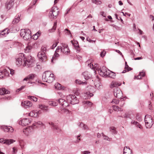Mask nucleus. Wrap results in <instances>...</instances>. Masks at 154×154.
<instances>
[{"label":"nucleus","instance_id":"f257e3e1","mask_svg":"<svg viewBox=\"0 0 154 154\" xmlns=\"http://www.w3.org/2000/svg\"><path fill=\"white\" fill-rule=\"evenodd\" d=\"M55 80L54 74L49 71H45L42 75V80L44 82L51 83Z\"/></svg>","mask_w":154,"mask_h":154},{"label":"nucleus","instance_id":"f03ea898","mask_svg":"<svg viewBox=\"0 0 154 154\" xmlns=\"http://www.w3.org/2000/svg\"><path fill=\"white\" fill-rule=\"evenodd\" d=\"M20 35L24 39L27 40L31 37V32L29 29H22L20 30Z\"/></svg>","mask_w":154,"mask_h":154},{"label":"nucleus","instance_id":"7ed1b4c3","mask_svg":"<svg viewBox=\"0 0 154 154\" xmlns=\"http://www.w3.org/2000/svg\"><path fill=\"white\" fill-rule=\"evenodd\" d=\"M67 101L72 104H75L79 103V101L75 95H69L66 97Z\"/></svg>","mask_w":154,"mask_h":154},{"label":"nucleus","instance_id":"20e7f679","mask_svg":"<svg viewBox=\"0 0 154 154\" xmlns=\"http://www.w3.org/2000/svg\"><path fill=\"white\" fill-rule=\"evenodd\" d=\"M145 125L147 128L151 127L153 124V119L150 116L147 115L145 116Z\"/></svg>","mask_w":154,"mask_h":154},{"label":"nucleus","instance_id":"39448f33","mask_svg":"<svg viewBox=\"0 0 154 154\" xmlns=\"http://www.w3.org/2000/svg\"><path fill=\"white\" fill-rule=\"evenodd\" d=\"M24 63L23 66H28L31 65L33 63V59L31 56H28L26 58H23Z\"/></svg>","mask_w":154,"mask_h":154},{"label":"nucleus","instance_id":"423d86ee","mask_svg":"<svg viewBox=\"0 0 154 154\" xmlns=\"http://www.w3.org/2000/svg\"><path fill=\"white\" fill-rule=\"evenodd\" d=\"M59 10L57 8L56 6L53 7L51 10L50 11L49 14L51 15V17L54 18L56 17L59 14Z\"/></svg>","mask_w":154,"mask_h":154},{"label":"nucleus","instance_id":"0eeeda50","mask_svg":"<svg viewBox=\"0 0 154 154\" xmlns=\"http://www.w3.org/2000/svg\"><path fill=\"white\" fill-rule=\"evenodd\" d=\"M109 70L105 66H103L99 69L97 70L98 73L101 76L103 77H106L107 72Z\"/></svg>","mask_w":154,"mask_h":154},{"label":"nucleus","instance_id":"6e6552de","mask_svg":"<svg viewBox=\"0 0 154 154\" xmlns=\"http://www.w3.org/2000/svg\"><path fill=\"white\" fill-rule=\"evenodd\" d=\"M114 96L118 98H121L122 96V93L119 88H116L114 89Z\"/></svg>","mask_w":154,"mask_h":154},{"label":"nucleus","instance_id":"1a4fd4ad","mask_svg":"<svg viewBox=\"0 0 154 154\" xmlns=\"http://www.w3.org/2000/svg\"><path fill=\"white\" fill-rule=\"evenodd\" d=\"M38 58L42 62H45L47 60V57L46 56L45 53L44 52L40 51L38 54Z\"/></svg>","mask_w":154,"mask_h":154},{"label":"nucleus","instance_id":"9d476101","mask_svg":"<svg viewBox=\"0 0 154 154\" xmlns=\"http://www.w3.org/2000/svg\"><path fill=\"white\" fill-rule=\"evenodd\" d=\"M31 119L27 118H24L19 122V124L22 126H26L28 125L31 123Z\"/></svg>","mask_w":154,"mask_h":154},{"label":"nucleus","instance_id":"9b49d317","mask_svg":"<svg viewBox=\"0 0 154 154\" xmlns=\"http://www.w3.org/2000/svg\"><path fill=\"white\" fill-rule=\"evenodd\" d=\"M60 48L61 52L63 54H67L69 52L68 46L66 44H62Z\"/></svg>","mask_w":154,"mask_h":154},{"label":"nucleus","instance_id":"f8f14e48","mask_svg":"<svg viewBox=\"0 0 154 154\" xmlns=\"http://www.w3.org/2000/svg\"><path fill=\"white\" fill-rule=\"evenodd\" d=\"M0 128L1 129H2L5 132L12 133L14 131L13 128L10 126H7L2 125L0 127Z\"/></svg>","mask_w":154,"mask_h":154},{"label":"nucleus","instance_id":"ddd939ff","mask_svg":"<svg viewBox=\"0 0 154 154\" xmlns=\"http://www.w3.org/2000/svg\"><path fill=\"white\" fill-rule=\"evenodd\" d=\"M36 75L35 74H31L26 76L23 80V81H26L28 82L27 83H30L31 80L34 79Z\"/></svg>","mask_w":154,"mask_h":154},{"label":"nucleus","instance_id":"4468645a","mask_svg":"<svg viewBox=\"0 0 154 154\" xmlns=\"http://www.w3.org/2000/svg\"><path fill=\"white\" fill-rule=\"evenodd\" d=\"M32 105V103L29 101H23L21 103V105L25 108L31 107Z\"/></svg>","mask_w":154,"mask_h":154},{"label":"nucleus","instance_id":"2eb2a0df","mask_svg":"<svg viewBox=\"0 0 154 154\" xmlns=\"http://www.w3.org/2000/svg\"><path fill=\"white\" fill-rule=\"evenodd\" d=\"M41 113L40 110L38 111L33 110L31 111L29 113V116L31 117H37L38 116L39 114Z\"/></svg>","mask_w":154,"mask_h":154},{"label":"nucleus","instance_id":"dca6fc26","mask_svg":"<svg viewBox=\"0 0 154 154\" xmlns=\"http://www.w3.org/2000/svg\"><path fill=\"white\" fill-rule=\"evenodd\" d=\"M14 1V0H10L8 2L5 4V7L7 9L9 10L13 7Z\"/></svg>","mask_w":154,"mask_h":154},{"label":"nucleus","instance_id":"f3484780","mask_svg":"<svg viewBox=\"0 0 154 154\" xmlns=\"http://www.w3.org/2000/svg\"><path fill=\"white\" fill-rule=\"evenodd\" d=\"M14 141H14L12 139H5L4 140L3 139H0V143H3L5 144L8 145L10 144Z\"/></svg>","mask_w":154,"mask_h":154},{"label":"nucleus","instance_id":"a211bd4d","mask_svg":"<svg viewBox=\"0 0 154 154\" xmlns=\"http://www.w3.org/2000/svg\"><path fill=\"white\" fill-rule=\"evenodd\" d=\"M58 102L63 107H65L68 105L66 101L64 99H60L58 100Z\"/></svg>","mask_w":154,"mask_h":154},{"label":"nucleus","instance_id":"6ab92c4d","mask_svg":"<svg viewBox=\"0 0 154 154\" xmlns=\"http://www.w3.org/2000/svg\"><path fill=\"white\" fill-rule=\"evenodd\" d=\"M8 30L7 29H6L0 32V36L1 37L6 36L9 33L8 32Z\"/></svg>","mask_w":154,"mask_h":154},{"label":"nucleus","instance_id":"aec40b11","mask_svg":"<svg viewBox=\"0 0 154 154\" xmlns=\"http://www.w3.org/2000/svg\"><path fill=\"white\" fill-rule=\"evenodd\" d=\"M34 45L33 43L32 44H28L27 46L24 49L25 52L26 53L29 52L33 48Z\"/></svg>","mask_w":154,"mask_h":154},{"label":"nucleus","instance_id":"412c9836","mask_svg":"<svg viewBox=\"0 0 154 154\" xmlns=\"http://www.w3.org/2000/svg\"><path fill=\"white\" fill-rule=\"evenodd\" d=\"M23 57H21L17 58L16 60V64L18 66H20L23 63Z\"/></svg>","mask_w":154,"mask_h":154},{"label":"nucleus","instance_id":"4be33fe9","mask_svg":"<svg viewBox=\"0 0 154 154\" xmlns=\"http://www.w3.org/2000/svg\"><path fill=\"white\" fill-rule=\"evenodd\" d=\"M121 83L117 82H112L110 85L111 88H113L114 87H117L121 85Z\"/></svg>","mask_w":154,"mask_h":154},{"label":"nucleus","instance_id":"5701e85b","mask_svg":"<svg viewBox=\"0 0 154 154\" xmlns=\"http://www.w3.org/2000/svg\"><path fill=\"white\" fill-rule=\"evenodd\" d=\"M132 151L127 147H125L123 150L124 154H131Z\"/></svg>","mask_w":154,"mask_h":154},{"label":"nucleus","instance_id":"b1692460","mask_svg":"<svg viewBox=\"0 0 154 154\" xmlns=\"http://www.w3.org/2000/svg\"><path fill=\"white\" fill-rule=\"evenodd\" d=\"M106 73H107L106 76H108L109 77H110L113 79H114L115 77V74L114 73L110 71L109 70L108 71V72Z\"/></svg>","mask_w":154,"mask_h":154},{"label":"nucleus","instance_id":"393cba45","mask_svg":"<svg viewBox=\"0 0 154 154\" xmlns=\"http://www.w3.org/2000/svg\"><path fill=\"white\" fill-rule=\"evenodd\" d=\"M10 91L7 90L5 88L0 89V95H3L5 94H9Z\"/></svg>","mask_w":154,"mask_h":154},{"label":"nucleus","instance_id":"a878e982","mask_svg":"<svg viewBox=\"0 0 154 154\" xmlns=\"http://www.w3.org/2000/svg\"><path fill=\"white\" fill-rule=\"evenodd\" d=\"M49 124L50 125H52V128L53 129L57 130L59 131H61V130L58 125H54V124L52 122L49 123Z\"/></svg>","mask_w":154,"mask_h":154},{"label":"nucleus","instance_id":"bb28decb","mask_svg":"<svg viewBox=\"0 0 154 154\" xmlns=\"http://www.w3.org/2000/svg\"><path fill=\"white\" fill-rule=\"evenodd\" d=\"M84 78L86 79H88L91 77V75L88 72H85L83 73Z\"/></svg>","mask_w":154,"mask_h":154},{"label":"nucleus","instance_id":"cd10ccee","mask_svg":"<svg viewBox=\"0 0 154 154\" xmlns=\"http://www.w3.org/2000/svg\"><path fill=\"white\" fill-rule=\"evenodd\" d=\"M41 34V31H38L37 33L33 35L32 36L33 39L35 40H37L38 38V37L40 36Z\"/></svg>","mask_w":154,"mask_h":154},{"label":"nucleus","instance_id":"c85d7f7f","mask_svg":"<svg viewBox=\"0 0 154 154\" xmlns=\"http://www.w3.org/2000/svg\"><path fill=\"white\" fill-rule=\"evenodd\" d=\"M145 74L144 72H140L139 75L137 76H135L134 77V79H141L142 77L145 76Z\"/></svg>","mask_w":154,"mask_h":154},{"label":"nucleus","instance_id":"c756f323","mask_svg":"<svg viewBox=\"0 0 154 154\" xmlns=\"http://www.w3.org/2000/svg\"><path fill=\"white\" fill-rule=\"evenodd\" d=\"M31 129H32V128L30 127H28L26 128V129H25L23 130V132L26 135H28L29 133V132H30Z\"/></svg>","mask_w":154,"mask_h":154},{"label":"nucleus","instance_id":"7c9ffc66","mask_svg":"<svg viewBox=\"0 0 154 154\" xmlns=\"http://www.w3.org/2000/svg\"><path fill=\"white\" fill-rule=\"evenodd\" d=\"M39 107L42 109L43 110L45 111L48 110V106L44 105H39Z\"/></svg>","mask_w":154,"mask_h":154},{"label":"nucleus","instance_id":"2f4dec72","mask_svg":"<svg viewBox=\"0 0 154 154\" xmlns=\"http://www.w3.org/2000/svg\"><path fill=\"white\" fill-rule=\"evenodd\" d=\"M131 123L133 125H134L140 128H141L142 127L141 125L140 124L135 121H132Z\"/></svg>","mask_w":154,"mask_h":154},{"label":"nucleus","instance_id":"473e14b6","mask_svg":"<svg viewBox=\"0 0 154 154\" xmlns=\"http://www.w3.org/2000/svg\"><path fill=\"white\" fill-rule=\"evenodd\" d=\"M113 109L115 111H121L123 110V109L119 107L118 106H113Z\"/></svg>","mask_w":154,"mask_h":154},{"label":"nucleus","instance_id":"72a5a7b5","mask_svg":"<svg viewBox=\"0 0 154 154\" xmlns=\"http://www.w3.org/2000/svg\"><path fill=\"white\" fill-rule=\"evenodd\" d=\"M94 84L96 88H98L100 87V82L98 79H97L95 81Z\"/></svg>","mask_w":154,"mask_h":154},{"label":"nucleus","instance_id":"f704fd0d","mask_svg":"<svg viewBox=\"0 0 154 154\" xmlns=\"http://www.w3.org/2000/svg\"><path fill=\"white\" fill-rule=\"evenodd\" d=\"M93 95V94L92 93H90L89 92H87L85 94V96L86 97L85 99H88L90 98Z\"/></svg>","mask_w":154,"mask_h":154},{"label":"nucleus","instance_id":"c9c22d12","mask_svg":"<svg viewBox=\"0 0 154 154\" xmlns=\"http://www.w3.org/2000/svg\"><path fill=\"white\" fill-rule=\"evenodd\" d=\"M57 22H55L54 23V25L52 29L49 30L50 32H53L56 30L57 27Z\"/></svg>","mask_w":154,"mask_h":154},{"label":"nucleus","instance_id":"e433bc0d","mask_svg":"<svg viewBox=\"0 0 154 154\" xmlns=\"http://www.w3.org/2000/svg\"><path fill=\"white\" fill-rule=\"evenodd\" d=\"M54 86L55 88L58 89H61L63 88L61 84L57 83H55Z\"/></svg>","mask_w":154,"mask_h":154},{"label":"nucleus","instance_id":"4c0bfd02","mask_svg":"<svg viewBox=\"0 0 154 154\" xmlns=\"http://www.w3.org/2000/svg\"><path fill=\"white\" fill-rule=\"evenodd\" d=\"M76 83L78 84H82L83 85H86L87 84V82H81L80 80H77L76 81Z\"/></svg>","mask_w":154,"mask_h":154},{"label":"nucleus","instance_id":"58836bf2","mask_svg":"<svg viewBox=\"0 0 154 154\" xmlns=\"http://www.w3.org/2000/svg\"><path fill=\"white\" fill-rule=\"evenodd\" d=\"M86 63V64L88 65V67H90V68L93 69L94 68L93 65L91 63L90 60L87 61Z\"/></svg>","mask_w":154,"mask_h":154},{"label":"nucleus","instance_id":"ea45409f","mask_svg":"<svg viewBox=\"0 0 154 154\" xmlns=\"http://www.w3.org/2000/svg\"><path fill=\"white\" fill-rule=\"evenodd\" d=\"M121 116L122 117L124 118H129L130 116V115L128 113L123 112L121 114Z\"/></svg>","mask_w":154,"mask_h":154},{"label":"nucleus","instance_id":"a19ab883","mask_svg":"<svg viewBox=\"0 0 154 154\" xmlns=\"http://www.w3.org/2000/svg\"><path fill=\"white\" fill-rule=\"evenodd\" d=\"M20 20V17L18 15V16L16 18H15L13 21V24H15L18 23Z\"/></svg>","mask_w":154,"mask_h":154},{"label":"nucleus","instance_id":"79ce46f5","mask_svg":"<svg viewBox=\"0 0 154 154\" xmlns=\"http://www.w3.org/2000/svg\"><path fill=\"white\" fill-rule=\"evenodd\" d=\"M28 98L30 100L32 99L33 101L35 102H36L37 100V98L36 97L32 96H28Z\"/></svg>","mask_w":154,"mask_h":154},{"label":"nucleus","instance_id":"37998d69","mask_svg":"<svg viewBox=\"0 0 154 154\" xmlns=\"http://www.w3.org/2000/svg\"><path fill=\"white\" fill-rule=\"evenodd\" d=\"M92 2L97 5H100L102 3L101 1L97 0H92Z\"/></svg>","mask_w":154,"mask_h":154},{"label":"nucleus","instance_id":"c03bdc74","mask_svg":"<svg viewBox=\"0 0 154 154\" xmlns=\"http://www.w3.org/2000/svg\"><path fill=\"white\" fill-rule=\"evenodd\" d=\"M49 104L53 106H55L57 105V103L55 101H50L49 102Z\"/></svg>","mask_w":154,"mask_h":154},{"label":"nucleus","instance_id":"a18cd8bd","mask_svg":"<svg viewBox=\"0 0 154 154\" xmlns=\"http://www.w3.org/2000/svg\"><path fill=\"white\" fill-rule=\"evenodd\" d=\"M9 70L8 71L6 69L3 70L4 73L5 75V76H8L9 75Z\"/></svg>","mask_w":154,"mask_h":154},{"label":"nucleus","instance_id":"49530a36","mask_svg":"<svg viewBox=\"0 0 154 154\" xmlns=\"http://www.w3.org/2000/svg\"><path fill=\"white\" fill-rule=\"evenodd\" d=\"M80 126L81 127H82L83 129L85 130L88 129V127L86 125L82 123H81L80 124Z\"/></svg>","mask_w":154,"mask_h":154},{"label":"nucleus","instance_id":"de8ad7c7","mask_svg":"<svg viewBox=\"0 0 154 154\" xmlns=\"http://www.w3.org/2000/svg\"><path fill=\"white\" fill-rule=\"evenodd\" d=\"M58 43H59V42L57 41H55L53 43V44L52 45V46H51V48L52 49H54L55 47L57 46Z\"/></svg>","mask_w":154,"mask_h":154},{"label":"nucleus","instance_id":"09e8293b","mask_svg":"<svg viewBox=\"0 0 154 154\" xmlns=\"http://www.w3.org/2000/svg\"><path fill=\"white\" fill-rule=\"evenodd\" d=\"M119 102V101L116 99H114L113 100L111 103L113 104H118Z\"/></svg>","mask_w":154,"mask_h":154},{"label":"nucleus","instance_id":"8fccbe9b","mask_svg":"<svg viewBox=\"0 0 154 154\" xmlns=\"http://www.w3.org/2000/svg\"><path fill=\"white\" fill-rule=\"evenodd\" d=\"M131 69V68L130 67H129V66L128 65H126L124 71H125L126 72L130 70Z\"/></svg>","mask_w":154,"mask_h":154},{"label":"nucleus","instance_id":"3c124183","mask_svg":"<svg viewBox=\"0 0 154 154\" xmlns=\"http://www.w3.org/2000/svg\"><path fill=\"white\" fill-rule=\"evenodd\" d=\"M102 134L103 136V138L104 139L107 140H108V141L110 140V139L109 138L108 136L104 135V134H103V133H102Z\"/></svg>","mask_w":154,"mask_h":154},{"label":"nucleus","instance_id":"603ef678","mask_svg":"<svg viewBox=\"0 0 154 154\" xmlns=\"http://www.w3.org/2000/svg\"><path fill=\"white\" fill-rule=\"evenodd\" d=\"M83 103H84V104H87L89 106H91L92 105L91 102L88 101H84Z\"/></svg>","mask_w":154,"mask_h":154},{"label":"nucleus","instance_id":"864d4df0","mask_svg":"<svg viewBox=\"0 0 154 154\" xmlns=\"http://www.w3.org/2000/svg\"><path fill=\"white\" fill-rule=\"evenodd\" d=\"M5 77V75L3 71H0V78H3Z\"/></svg>","mask_w":154,"mask_h":154},{"label":"nucleus","instance_id":"5fc2aeb1","mask_svg":"<svg viewBox=\"0 0 154 154\" xmlns=\"http://www.w3.org/2000/svg\"><path fill=\"white\" fill-rule=\"evenodd\" d=\"M106 52L104 51H103L100 53V56L102 57H104L106 54Z\"/></svg>","mask_w":154,"mask_h":154},{"label":"nucleus","instance_id":"6e6d98bb","mask_svg":"<svg viewBox=\"0 0 154 154\" xmlns=\"http://www.w3.org/2000/svg\"><path fill=\"white\" fill-rule=\"evenodd\" d=\"M13 154H16V152L17 151V148L15 147H14L13 148Z\"/></svg>","mask_w":154,"mask_h":154},{"label":"nucleus","instance_id":"4d7b16f0","mask_svg":"<svg viewBox=\"0 0 154 154\" xmlns=\"http://www.w3.org/2000/svg\"><path fill=\"white\" fill-rule=\"evenodd\" d=\"M8 69L10 71V74H11L12 75H13L15 73V71L12 69H10L9 68Z\"/></svg>","mask_w":154,"mask_h":154},{"label":"nucleus","instance_id":"13d9d810","mask_svg":"<svg viewBox=\"0 0 154 154\" xmlns=\"http://www.w3.org/2000/svg\"><path fill=\"white\" fill-rule=\"evenodd\" d=\"M46 48L44 47H42L41 48V51H40L44 52V53H45L46 52Z\"/></svg>","mask_w":154,"mask_h":154},{"label":"nucleus","instance_id":"bf43d9fd","mask_svg":"<svg viewBox=\"0 0 154 154\" xmlns=\"http://www.w3.org/2000/svg\"><path fill=\"white\" fill-rule=\"evenodd\" d=\"M78 45L77 43L76 44V45H75V46L76 47L75 49L77 50V51L79 52L80 51V48H79V47L78 46Z\"/></svg>","mask_w":154,"mask_h":154},{"label":"nucleus","instance_id":"052dcab7","mask_svg":"<svg viewBox=\"0 0 154 154\" xmlns=\"http://www.w3.org/2000/svg\"><path fill=\"white\" fill-rule=\"evenodd\" d=\"M59 55L58 53H57L56 52H55L53 58H54V57H56H56L57 58L58 57H59Z\"/></svg>","mask_w":154,"mask_h":154},{"label":"nucleus","instance_id":"680f3d73","mask_svg":"<svg viewBox=\"0 0 154 154\" xmlns=\"http://www.w3.org/2000/svg\"><path fill=\"white\" fill-rule=\"evenodd\" d=\"M54 58V56H53L51 60V62L52 63H54V61L56 60L57 58V57H56H56H54V58Z\"/></svg>","mask_w":154,"mask_h":154},{"label":"nucleus","instance_id":"e2e57ef3","mask_svg":"<svg viewBox=\"0 0 154 154\" xmlns=\"http://www.w3.org/2000/svg\"><path fill=\"white\" fill-rule=\"evenodd\" d=\"M25 86H22L20 88L16 90V92H18L20 90H21L23 88H24Z\"/></svg>","mask_w":154,"mask_h":154},{"label":"nucleus","instance_id":"0e129e2a","mask_svg":"<svg viewBox=\"0 0 154 154\" xmlns=\"http://www.w3.org/2000/svg\"><path fill=\"white\" fill-rule=\"evenodd\" d=\"M116 51L120 55H121L122 57L123 56V55L122 54V53L119 50H116Z\"/></svg>","mask_w":154,"mask_h":154},{"label":"nucleus","instance_id":"69168bd1","mask_svg":"<svg viewBox=\"0 0 154 154\" xmlns=\"http://www.w3.org/2000/svg\"><path fill=\"white\" fill-rule=\"evenodd\" d=\"M60 47L61 46H60V47L58 46L57 47V49L56 51L55 52L57 53V52H58L59 51L60 49Z\"/></svg>","mask_w":154,"mask_h":154},{"label":"nucleus","instance_id":"338daca9","mask_svg":"<svg viewBox=\"0 0 154 154\" xmlns=\"http://www.w3.org/2000/svg\"><path fill=\"white\" fill-rule=\"evenodd\" d=\"M142 59V57H138L134 58V60H135Z\"/></svg>","mask_w":154,"mask_h":154},{"label":"nucleus","instance_id":"774afa93","mask_svg":"<svg viewBox=\"0 0 154 154\" xmlns=\"http://www.w3.org/2000/svg\"><path fill=\"white\" fill-rule=\"evenodd\" d=\"M37 124L38 125H43V124L41 122H37Z\"/></svg>","mask_w":154,"mask_h":154}]
</instances>
